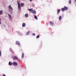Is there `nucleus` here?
<instances>
[{
  "label": "nucleus",
  "mask_w": 76,
  "mask_h": 76,
  "mask_svg": "<svg viewBox=\"0 0 76 76\" xmlns=\"http://www.w3.org/2000/svg\"><path fill=\"white\" fill-rule=\"evenodd\" d=\"M8 10L9 12H11L13 10V8L12 7L11 5H10L8 6Z\"/></svg>",
  "instance_id": "1"
},
{
  "label": "nucleus",
  "mask_w": 76,
  "mask_h": 76,
  "mask_svg": "<svg viewBox=\"0 0 76 76\" xmlns=\"http://www.w3.org/2000/svg\"><path fill=\"white\" fill-rule=\"evenodd\" d=\"M17 3L18 4V8L20 10H21V6H20V4L19 2L18 1H17Z\"/></svg>",
  "instance_id": "2"
},
{
  "label": "nucleus",
  "mask_w": 76,
  "mask_h": 76,
  "mask_svg": "<svg viewBox=\"0 0 76 76\" xmlns=\"http://www.w3.org/2000/svg\"><path fill=\"white\" fill-rule=\"evenodd\" d=\"M13 60H18V61H20V60L19 59H18L17 56H14V58H13Z\"/></svg>",
  "instance_id": "3"
},
{
  "label": "nucleus",
  "mask_w": 76,
  "mask_h": 76,
  "mask_svg": "<svg viewBox=\"0 0 76 76\" xmlns=\"http://www.w3.org/2000/svg\"><path fill=\"white\" fill-rule=\"evenodd\" d=\"M12 65L14 66H18V63L16 62H14L12 63Z\"/></svg>",
  "instance_id": "4"
},
{
  "label": "nucleus",
  "mask_w": 76,
  "mask_h": 76,
  "mask_svg": "<svg viewBox=\"0 0 76 76\" xmlns=\"http://www.w3.org/2000/svg\"><path fill=\"white\" fill-rule=\"evenodd\" d=\"M32 13H33V14H34V15L36 14V11H35V10H32Z\"/></svg>",
  "instance_id": "5"
},
{
  "label": "nucleus",
  "mask_w": 76,
  "mask_h": 76,
  "mask_svg": "<svg viewBox=\"0 0 76 76\" xmlns=\"http://www.w3.org/2000/svg\"><path fill=\"white\" fill-rule=\"evenodd\" d=\"M60 9H58L57 10V15H58V14H59L60 13Z\"/></svg>",
  "instance_id": "6"
},
{
  "label": "nucleus",
  "mask_w": 76,
  "mask_h": 76,
  "mask_svg": "<svg viewBox=\"0 0 76 76\" xmlns=\"http://www.w3.org/2000/svg\"><path fill=\"white\" fill-rule=\"evenodd\" d=\"M23 27H25L26 26V24L25 23H23L22 25Z\"/></svg>",
  "instance_id": "7"
},
{
  "label": "nucleus",
  "mask_w": 76,
  "mask_h": 76,
  "mask_svg": "<svg viewBox=\"0 0 76 76\" xmlns=\"http://www.w3.org/2000/svg\"><path fill=\"white\" fill-rule=\"evenodd\" d=\"M16 44L17 45H20V42H19V41H16Z\"/></svg>",
  "instance_id": "8"
},
{
  "label": "nucleus",
  "mask_w": 76,
  "mask_h": 76,
  "mask_svg": "<svg viewBox=\"0 0 76 76\" xmlns=\"http://www.w3.org/2000/svg\"><path fill=\"white\" fill-rule=\"evenodd\" d=\"M12 64H13V63H12V62L10 61L8 63V64L9 65V66H12Z\"/></svg>",
  "instance_id": "9"
},
{
  "label": "nucleus",
  "mask_w": 76,
  "mask_h": 76,
  "mask_svg": "<svg viewBox=\"0 0 76 76\" xmlns=\"http://www.w3.org/2000/svg\"><path fill=\"white\" fill-rule=\"evenodd\" d=\"M64 8L65 10H68V8L66 6L64 7Z\"/></svg>",
  "instance_id": "10"
},
{
  "label": "nucleus",
  "mask_w": 76,
  "mask_h": 76,
  "mask_svg": "<svg viewBox=\"0 0 76 76\" xmlns=\"http://www.w3.org/2000/svg\"><path fill=\"white\" fill-rule=\"evenodd\" d=\"M62 18V17H61V16H60V17L59 18V21H60L61 20Z\"/></svg>",
  "instance_id": "11"
},
{
  "label": "nucleus",
  "mask_w": 76,
  "mask_h": 76,
  "mask_svg": "<svg viewBox=\"0 0 76 76\" xmlns=\"http://www.w3.org/2000/svg\"><path fill=\"white\" fill-rule=\"evenodd\" d=\"M50 24L51 25V26H53V23L52 21L50 22Z\"/></svg>",
  "instance_id": "12"
},
{
  "label": "nucleus",
  "mask_w": 76,
  "mask_h": 76,
  "mask_svg": "<svg viewBox=\"0 0 76 76\" xmlns=\"http://www.w3.org/2000/svg\"><path fill=\"white\" fill-rule=\"evenodd\" d=\"M61 10H62V12H64V10H65V9H64V8H63L61 9Z\"/></svg>",
  "instance_id": "13"
},
{
  "label": "nucleus",
  "mask_w": 76,
  "mask_h": 76,
  "mask_svg": "<svg viewBox=\"0 0 76 76\" xmlns=\"http://www.w3.org/2000/svg\"><path fill=\"white\" fill-rule=\"evenodd\" d=\"M23 57H24V54L22 53V58L23 59Z\"/></svg>",
  "instance_id": "14"
},
{
  "label": "nucleus",
  "mask_w": 76,
  "mask_h": 76,
  "mask_svg": "<svg viewBox=\"0 0 76 76\" xmlns=\"http://www.w3.org/2000/svg\"><path fill=\"white\" fill-rule=\"evenodd\" d=\"M32 9H30L28 10V11H30V12H32Z\"/></svg>",
  "instance_id": "15"
},
{
  "label": "nucleus",
  "mask_w": 76,
  "mask_h": 76,
  "mask_svg": "<svg viewBox=\"0 0 76 76\" xmlns=\"http://www.w3.org/2000/svg\"><path fill=\"white\" fill-rule=\"evenodd\" d=\"M34 18L35 19H36V20H38V18H37V16H34Z\"/></svg>",
  "instance_id": "16"
},
{
  "label": "nucleus",
  "mask_w": 76,
  "mask_h": 76,
  "mask_svg": "<svg viewBox=\"0 0 76 76\" xmlns=\"http://www.w3.org/2000/svg\"><path fill=\"white\" fill-rule=\"evenodd\" d=\"M30 32L29 31H28V32L26 33V35H29V34Z\"/></svg>",
  "instance_id": "17"
},
{
  "label": "nucleus",
  "mask_w": 76,
  "mask_h": 76,
  "mask_svg": "<svg viewBox=\"0 0 76 76\" xmlns=\"http://www.w3.org/2000/svg\"><path fill=\"white\" fill-rule=\"evenodd\" d=\"M25 17H26V18H28V15L27 14H26L25 15Z\"/></svg>",
  "instance_id": "18"
},
{
  "label": "nucleus",
  "mask_w": 76,
  "mask_h": 76,
  "mask_svg": "<svg viewBox=\"0 0 76 76\" xmlns=\"http://www.w3.org/2000/svg\"><path fill=\"white\" fill-rule=\"evenodd\" d=\"M18 34H19L20 35H22V34L20 33L19 31H18Z\"/></svg>",
  "instance_id": "19"
},
{
  "label": "nucleus",
  "mask_w": 76,
  "mask_h": 76,
  "mask_svg": "<svg viewBox=\"0 0 76 76\" xmlns=\"http://www.w3.org/2000/svg\"><path fill=\"white\" fill-rule=\"evenodd\" d=\"M8 16H9V18H12V17L11 16V15L9 14H8Z\"/></svg>",
  "instance_id": "20"
},
{
  "label": "nucleus",
  "mask_w": 76,
  "mask_h": 76,
  "mask_svg": "<svg viewBox=\"0 0 76 76\" xmlns=\"http://www.w3.org/2000/svg\"><path fill=\"white\" fill-rule=\"evenodd\" d=\"M68 3L69 4H71V3H72V2H71V0H69Z\"/></svg>",
  "instance_id": "21"
},
{
  "label": "nucleus",
  "mask_w": 76,
  "mask_h": 76,
  "mask_svg": "<svg viewBox=\"0 0 76 76\" xmlns=\"http://www.w3.org/2000/svg\"><path fill=\"white\" fill-rule=\"evenodd\" d=\"M3 13V11H0V15H2Z\"/></svg>",
  "instance_id": "22"
},
{
  "label": "nucleus",
  "mask_w": 76,
  "mask_h": 76,
  "mask_svg": "<svg viewBox=\"0 0 76 76\" xmlns=\"http://www.w3.org/2000/svg\"><path fill=\"white\" fill-rule=\"evenodd\" d=\"M21 5L22 7H23V5H24V4H23V3H21Z\"/></svg>",
  "instance_id": "23"
},
{
  "label": "nucleus",
  "mask_w": 76,
  "mask_h": 76,
  "mask_svg": "<svg viewBox=\"0 0 76 76\" xmlns=\"http://www.w3.org/2000/svg\"><path fill=\"white\" fill-rule=\"evenodd\" d=\"M39 38V36L38 35L36 37V38Z\"/></svg>",
  "instance_id": "24"
},
{
  "label": "nucleus",
  "mask_w": 76,
  "mask_h": 76,
  "mask_svg": "<svg viewBox=\"0 0 76 76\" xmlns=\"http://www.w3.org/2000/svg\"><path fill=\"white\" fill-rule=\"evenodd\" d=\"M32 6H33V7H34V6H35V5L34 4H32Z\"/></svg>",
  "instance_id": "25"
},
{
  "label": "nucleus",
  "mask_w": 76,
  "mask_h": 76,
  "mask_svg": "<svg viewBox=\"0 0 76 76\" xmlns=\"http://www.w3.org/2000/svg\"><path fill=\"white\" fill-rule=\"evenodd\" d=\"M0 56H1V51H0Z\"/></svg>",
  "instance_id": "26"
},
{
  "label": "nucleus",
  "mask_w": 76,
  "mask_h": 76,
  "mask_svg": "<svg viewBox=\"0 0 76 76\" xmlns=\"http://www.w3.org/2000/svg\"><path fill=\"white\" fill-rule=\"evenodd\" d=\"M32 34L33 36H35V33H33Z\"/></svg>",
  "instance_id": "27"
},
{
  "label": "nucleus",
  "mask_w": 76,
  "mask_h": 76,
  "mask_svg": "<svg viewBox=\"0 0 76 76\" xmlns=\"http://www.w3.org/2000/svg\"><path fill=\"white\" fill-rule=\"evenodd\" d=\"M0 24H1V19L0 18Z\"/></svg>",
  "instance_id": "28"
},
{
  "label": "nucleus",
  "mask_w": 76,
  "mask_h": 76,
  "mask_svg": "<svg viewBox=\"0 0 76 76\" xmlns=\"http://www.w3.org/2000/svg\"><path fill=\"white\" fill-rule=\"evenodd\" d=\"M10 14H13V12H11Z\"/></svg>",
  "instance_id": "29"
},
{
  "label": "nucleus",
  "mask_w": 76,
  "mask_h": 76,
  "mask_svg": "<svg viewBox=\"0 0 76 76\" xmlns=\"http://www.w3.org/2000/svg\"><path fill=\"white\" fill-rule=\"evenodd\" d=\"M10 51H11H11H12V50H11V48H10Z\"/></svg>",
  "instance_id": "30"
},
{
  "label": "nucleus",
  "mask_w": 76,
  "mask_h": 76,
  "mask_svg": "<svg viewBox=\"0 0 76 76\" xmlns=\"http://www.w3.org/2000/svg\"><path fill=\"white\" fill-rule=\"evenodd\" d=\"M30 0V1L31 2V1H32V0Z\"/></svg>",
  "instance_id": "31"
},
{
  "label": "nucleus",
  "mask_w": 76,
  "mask_h": 76,
  "mask_svg": "<svg viewBox=\"0 0 76 76\" xmlns=\"http://www.w3.org/2000/svg\"><path fill=\"white\" fill-rule=\"evenodd\" d=\"M4 27H6V26H5V25H4Z\"/></svg>",
  "instance_id": "32"
},
{
  "label": "nucleus",
  "mask_w": 76,
  "mask_h": 76,
  "mask_svg": "<svg viewBox=\"0 0 76 76\" xmlns=\"http://www.w3.org/2000/svg\"><path fill=\"white\" fill-rule=\"evenodd\" d=\"M75 2H76V0H75Z\"/></svg>",
  "instance_id": "33"
}]
</instances>
